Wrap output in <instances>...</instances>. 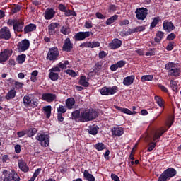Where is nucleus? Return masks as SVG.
<instances>
[{
	"instance_id": "20e7f679",
	"label": "nucleus",
	"mask_w": 181,
	"mask_h": 181,
	"mask_svg": "<svg viewBox=\"0 0 181 181\" xmlns=\"http://www.w3.org/2000/svg\"><path fill=\"white\" fill-rule=\"evenodd\" d=\"M35 139L40 142V145H41V146H44L45 148H47L50 144L49 140V135L47 134L38 133Z\"/></svg>"
},
{
	"instance_id": "0e129e2a",
	"label": "nucleus",
	"mask_w": 181,
	"mask_h": 181,
	"mask_svg": "<svg viewBox=\"0 0 181 181\" xmlns=\"http://www.w3.org/2000/svg\"><path fill=\"white\" fill-rule=\"evenodd\" d=\"M102 67H103V62H98L95 64L96 70L100 71V70H101Z\"/></svg>"
},
{
	"instance_id": "c756f323",
	"label": "nucleus",
	"mask_w": 181,
	"mask_h": 181,
	"mask_svg": "<svg viewBox=\"0 0 181 181\" xmlns=\"http://www.w3.org/2000/svg\"><path fill=\"white\" fill-rule=\"evenodd\" d=\"M83 177H85L86 180L95 181V177H93V175L92 174H90V173L87 170H84Z\"/></svg>"
},
{
	"instance_id": "ea45409f",
	"label": "nucleus",
	"mask_w": 181,
	"mask_h": 181,
	"mask_svg": "<svg viewBox=\"0 0 181 181\" xmlns=\"http://www.w3.org/2000/svg\"><path fill=\"white\" fill-rule=\"evenodd\" d=\"M117 20H118V15H114L106 21V25H111Z\"/></svg>"
},
{
	"instance_id": "b1692460",
	"label": "nucleus",
	"mask_w": 181,
	"mask_h": 181,
	"mask_svg": "<svg viewBox=\"0 0 181 181\" xmlns=\"http://www.w3.org/2000/svg\"><path fill=\"white\" fill-rule=\"evenodd\" d=\"M165 132H166V129L164 128H161L160 129L156 131L153 136V141H156V139H159V138L161 137L162 135L165 134Z\"/></svg>"
},
{
	"instance_id": "e2e57ef3",
	"label": "nucleus",
	"mask_w": 181,
	"mask_h": 181,
	"mask_svg": "<svg viewBox=\"0 0 181 181\" xmlns=\"http://www.w3.org/2000/svg\"><path fill=\"white\" fill-rule=\"evenodd\" d=\"M174 39H176L175 33H170L167 36V40H173Z\"/></svg>"
},
{
	"instance_id": "cd10ccee",
	"label": "nucleus",
	"mask_w": 181,
	"mask_h": 181,
	"mask_svg": "<svg viewBox=\"0 0 181 181\" xmlns=\"http://www.w3.org/2000/svg\"><path fill=\"white\" fill-rule=\"evenodd\" d=\"M15 97H16V90L15 88H13L7 93L5 98L6 100H12L13 98H15Z\"/></svg>"
},
{
	"instance_id": "774afa93",
	"label": "nucleus",
	"mask_w": 181,
	"mask_h": 181,
	"mask_svg": "<svg viewBox=\"0 0 181 181\" xmlns=\"http://www.w3.org/2000/svg\"><path fill=\"white\" fill-rule=\"evenodd\" d=\"M111 177H112V180L114 181H120L118 175L115 174H111Z\"/></svg>"
},
{
	"instance_id": "a878e982",
	"label": "nucleus",
	"mask_w": 181,
	"mask_h": 181,
	"mask_svg": "<svg viewBox=\"0 0 181 181\" xmlns=\"http://www.w3.org/2000/svg\"><path fill=\"white\" fill-rule=\"evenodd\" d=\"M116 110H118V111H120V112H123L124 114H127V115H132V114H136L135 111L132 112L128 108L121 107L119 106H116Z\"/></svg>"
},
{
	"instance_id": "5701e85b",
	"label": "nucleus",
	"mask_w": 181,
	"mask_h": 181,
	"mask_svg": "<svg viewBox=\"0 0 181 181\" xmlns=\"http://www.w3.org/2000/svg\"><path fill=\"white\" fill-rule=\"evenodd\" d=\"M59 24L57 23H52L49 26H48V33L49 35H54L56 33V28H59Z\"/></svg>"
},
{
	"instance_id": "a211bd4d",
	"label": "nucleus",
	"mask_w": 181,
	"mask_h": 181,
	"mask_svg": "<svg viewBox=\"0 0 181 181\" xmlns=\"http://www.w3.org/2000/svg\"><path fill=\"white\" fill-rule=\"evenodd\" d=\"M163 29L165 32H172V30H175V25L170 21H165L163 22Z\"/></svg>"
},
{
	"instance_id": "a18cd8bd",
	"label": "nucleus",
	"mask_w": 181,
	"mask_h": 181,
	"mask_svg": "<svg viewBox=\"0 0 181 181\" xmlns=\"http://www.w3.org/2000/svg\"><path fill=\"white\" fill-rule=\"evenodd\" d=\"M66 112H67V107H66V106H63L62 105H60L57 108L58 114H64Z\"/></svg>"
},
{
	"instance_id": "7ed1b4c3",
	"label": "nucleus",
	"mask_w": 181,
	"mask_h": 181,
	"mask_svg": "<svg viewBox=\"0 0 181 181\" xmlns=\"http://www.w3.org/2000/svg\"><path fill=\"white\" fill-rule=\"evenodd\" d=\"M59 48L53 47L49 49L46 59L49 62H56V60H59Z\"/></svg>"
},
{
	"instance_id": "f3484780",
	"label": "nucleus",
	"mask_w": 181,
	"mask_h": 181,
	"mask_svg": "<svg viewBox=\"0 0 181 181\" xmlns=\"http://www.w3.org/2000/svg\"><path fill=\"white\" fill-rule=\"evenodd\" d=\"M23 25H25V23L23 22V19H17L13 28L14 32H22L23 29Z\"/></svg>"
},
{
	"instance_id": "c9c22d12",
	"label": "nucleus",
	"mask_w": 181,
	"mask_h": 181,
	"mask_svg": "<svg viewBox=\"0 0 181 181\" xmlns=\"http://www.w3.org/2000/svg\"><path fill=\"white\" fill-rule=\"evenodd\" d=\"M25 60H26V54H25L18 55L16 58V62L17 63H18V64H23Z\"/></svg>"
},
{
	"instance_id": "6e6552de",
	"label": "nucleus",
	"mask_w": 181,
	"mask_h": 181,
	"mask_svg": "<svg viewBox=\"0 0 181 181\" xmlns=\"http://www.w3.org/2000/svg\"><path fill=\"white\" fill-rule=\"evenodd\" d=\"M30 47V42L29 40H23L21 42H19L17 45V49L18 52H26L28 49Z\"/></svg>"
},
{
	"instance_id": "72a5a7b5",
	"label": "nucleus",
	"mask_w": 181,
	"mask_h": 181,
	"mask_svg": "<svg viewBox=\"0 0 181 181\" xmlns=\"http://www.w3.org/2000/svg\"><path fill=\"white\" fill-rule=\"evenodd\" d=\"M165 33L162 31H158L156 35V37L154 38V40L156 43H159L162 39H163Z\"/></svg>"
},
{
	"instance_id": "c85d7f7f",
	"label": "nucleus",
	"mask_w": 181,
	"mask_h": 181,
	"mask_svg": "<svg viewBox=\"0 0 181 181\" xmlns=\"http://www.w3.org/2000/svg\"><path fill=\"white\" fill-rule=\"evenodd\" d=\"M98 129H100V128H98V126H90L88 129V132L90 135H97V134H98Z\"/></svg>"
},
{
	"instance_id": "9b49d317",
	"label": "nucleus",
	"mask_w": 181,
	"mask_h": 181,
	"mask_svg": "<svg viewBox=\"0 0 181 181\" xmlns=\"http://www.w3.org/2000/svg\"><path fill=\"white\" fill-rule=\"evenodd\" d=\"M11 37V30H9L8 27H3L0 30V39H4V40H9Z\"/></svg>"
},
{
	"instance_id": "473e14b6",
	"label": "nucleus",
	"mask_w": 181,
	"mask_h": 181,
	"mask_svg": "<svg viewBox=\"0 0 181 181\" xmlns=\"http://www.w3.org/2000/svg\"><path fill=\"white\" fill-rule=\"evenodd\" d=\"M67 66H69V61L65 60L64 62H59L57 66H54V67H58L59 69H62V70H66Z\"/></svg>"
},
{
	"instance_id": "37998d69",
	"label": "nucleus",
	"mask_w": 181,
	"mask_h": 181,
	"mask_svg": "<svg viewBox=\"0 0 181 181\" xmlns=\"http://www.w3.org/2000/svg\"><path fill=\"white\" fill-rule=\"evenodd\" d=\"M154 98L156 100V104H158V105H159L160 107V108H163L164 107L163 100L162 99V98H160L159 96H155Z\"/></svg>"
},
{
	"instance_id": "052dcab7",
	"label": "nucleus",
	"mask_w": 181,
	"mask_h": 181,
	"mask_svg": "<svg viewBox=\"0 0 181 181\" xmlns=\"http://www.w3.org/2000/svg\"><path fill=\"white\" fill-rule=\"evenodd\" d=\"M135 28H136V33L138 32H144V30H145V26H144V25L137 26Z\"/></svg>"
},
{
	"instance_id": "c03bdc74",
	"label": "nucleus",
	"mask_w": 181,
	"mask_h": 181,
	"mask_svg": "<svg viewBox=\"0 0 181 181\" xmlns=\"http://www.w3.org/2000/svg\"><path fill=\"white\" fill-rule=\"evenodd\" d=\"M176 68V64L175 62H169L165 64V69L166 70H168V71H170V70H173V69Z\"/></svg>"
},
{
	"instance_id": "39448f33",
	"label": "nucleus",
	"mask_w": 181,
	"mask_h": 181,
	"mask_svg": "<svg viewBox=\"0 0 181 181\" xmlns=\"http://www.w3.org/2000/svg\"><path fill=\"white\" fill-rule=\"evenodd\" d=\"M118 91V87L117 86H110L107 87L105 86L100 89H99V92L100 93L101 95H114L115 93Z\"/></svg>"
},
{
	"instance_id": "f03ea898",
	"label": "nucleus",
	"mask_w": 181,
	"mask_h": 181,
	"mask_svg": "<svg viewBox=\"0 0 181 181\" xmlns=\"http://www.w3.org/2000/svg\"><path fill=\"white\" fill-rule=\"evenodd\" d=\"M176 170L173 168H170L164 170V172L160 175L158 181H168L171 177L176 176Z\"/></svg>"
},
{
	"instance_id": "412c9836",
	"label": "nucleus",
	"mask_w": 181,
	"mask_h": 181,
	"mask_svg": "<svg viewBox=\"0 0 181 181\" xmlns=\"http://www.w3.org/2000/svg\"><path fill=\"white\" fill-rule=\"evenodd\" d=\"M124 134V129L120 127H115L112 129V135L115 136H121Z\"/></svg>"
},
{
	"instance_id": "f704fd0d",
	"label": "nucleus",
	"mask_w": 181,
	"mask_h": 181,
	"mask_svg": "<svg viewBox=\"0 0 181 181\" xmlns=\"http://www.w3.org/2000/svg\"><path fill=\"white\" fill-rule=\"evenodd\" d=\"M60 32L62 35H70V27L69 25H63L60 29Z\"/></svg>"
},
{
	"instance_id": "aec40b11",
	"label": "nucleus",
	"mask_w": 181,
	"mask_h": 181,
	"mask_svg": "<svg viewBox=\"0 0 181 181\" xmlns=\"http://www.w3.org/2000/svg\"><path fill=\"white\" fill-rule=\"evenodd\" d=\"M134 81H135V76L134 75L128 76L127 77H125L123 79V85L127 86H132V84H134Z\"/></svg>"
},
{
	"instance_id": "5fc2aeb1",
	"label": "nucleus",
	"mask_w": 181,
	"mask_h": 181,
	"mask_svg": "<svg viewBox=\"0 0 181 181\" xmlns=\"http://www.w3.org/2000/svg\"><path fill=\"white\" fill-rule=\"evenodd\" d=\"M18 19H9L7 22L8 25L10 26H13L15 28V25L17 22Z\"/></svg>"
},
{
	"instance_id": "69168bd1",
	"label": "nucleus",
	"mask_w": 181,
	"mask_h": 181,
	"mask_svg": "<svg viewBox=\"0 0 181 181\" xmlns=\"http://www.w3.org/2000/svg\"><path fill=\"white\" fill-rule=\"evenodd\" d=\"M80 47L84 49V47H89L90 48V42H83L81 44Z\"/></svg>"
},
{
	"instance_id": "680f3d73",
	"label": "nucleus",
	"mask_w": 181,
	"mask_h": 181,
	"mask_svg": "<svg viewBox=\"0 0 181 181\" xmlns=\"http://www.w3.org/2000/svg\"><path fill=\"white\" fill-rule=\"evenodd\" d=\"M84 27L86 29H91V28H93V23L90 21H86L84 24Z\"/></svg>"
},
{
	"instance_id": "864d4df0",
	"label": "nucleus",
	"mask_w": 181,
	"mask_h": 181,
	"mask_svg": "<svg viewBox=\"0 0 181 181\" xmlns=\"http://www.w3.org/2000/svg\"><path fill=\"white\" fill-rule=\"evenodd\" d=\"M66 74H69V76H71V77H76L77 76V74L76 71L71 69H68L66 71Z\"/></svg>"
},
{
	"instance_id": "49530a36",
	"label": "nucleus",
	"mask_w": 181,
	"mask_h": 181,
	"mask_svg": "<svg viewBox=\"0 0 181 181\" xmlns=\"http://www.w3.org/2000/svg\"><path fill=\"white\" fill-rule=\"evenodd\" d=\"M89 45L90 49H94V47H100L101 44L98 41L89 42Z\"/></svg>"
},
{
	"instance_id": "2f4dec72",
	"label": "nucleus",
	"mask_w": 181,
	"mask_h": 181,
	"mask_svg": "<svg viewBox=\"0 0 181 181\" xmlns=\"http://www.w3.org/2000/svg\"><path fill=\"white\" fill-rule=\"evenodd\" d=\"M179 74H180V69L177 68H174L168 71V76H173V77H179Z\"/></svg>"
},
{
	"instance_id": "7c9ffc66",
	"label": "nucleus",
	"mask_w": 181,
	"mask_h": 181,
	"mask_svg": "<svg viewBox=\"0 0 181 181\" xmlns=\"http://www.w3.org/2000/svg\"><path fill=\"white\" fill-rule=\"evenodd\" d=\"M25 132H26V135H28V136L29 138H32V136H35V135H36V134L37 132V129L30 128V129L25 130Z\"/></svg>"
},
{
	"instance_id": "6e6d98bb",
	"label": "nucleus",
	"mask_w": 181,
	"mask_h": 181,
	"mask_svg": "<svg viewBox=\"0 0 181 181\" xmlns=\"http://www.w3.org/2000/svg\"><path fill=\"white\" fill-rule=\"evenodd\" d=\"M14 86L16 88H17L18 90H20L23 87V83L22 82L15 81Z\"/></svg>"
},
{
	"instance_id": "f8f14e48",
	"label": "nucleus",
	"mask_w": 181,
	"mask_h": 181,
	"mask_svg": "<svg viewBox=\"0 0 181 181\" xmlns=\"http://www.w3.org/2000/svg\"><path fill=\"white\" fill-rule=\"evenodd\" d=\"M56 98L57 96L54 93H45L42 95V100L47 103H53Z\"/></svg>"
},
{
	"instance_id": "4c0bfd02",
	"label": "nucleus",
	"mask_w": 181,
	"mask_h": 181,
	"mask_svg": "<svg viewBox=\"0 0 181 181\" xmlns=\"http://www.w3.org/2000/svg\"><path fill=\"white\" fill-rule=\"evenodd\" d=\"M170 86L175 93H177V91H179V88H177V81H170Z\"/></svg>"
},
{
	"instance_id": "1a4fd4ad",
	"label": "nucleus",
	"mask_w": 181,
	"mask_h": 181,
	"mask_svg": "<svg viewBox=\"0 0 181 181\" xmlns=\"http://www.w3.org/2000/svg\"><path fill=\"white\" fill-rule=\"evenodd\" d=\"M12 49H6L0 53V63H5L12 56Z\"/></svg>"
},
{
	"instance_id": "bb28decb",
	"label": "nucleus",
	"mask_w": 181,
	"mask_h": 181,
	"mask_svg": "<svg viewBox=\"0 0 181 181\" xmlns=\"http://www.w3.org/2000/svg\"><path fill=\"white\" fill-rule=\"evenodd\" d=\"M36 30V25L35 24H28L24 28V33H29L30 32H33Z\"/></svg>"
},
{
	"instance_id": "2eb2a0df",
	"label": "nucleus",
	"mask_w": 181,
	"mask_h": 181,
	"mask_svg": "<svg viewBox=\"0 0 181 181\" xmlns=\"http://www.w3.org/2000/svg\"><path fill=\"white\" fill-rule=\"evenodd\" d=\"M125 64H127V62L124 60L118 61L116 64L111 65L110 70L112 71H117L118 69H122Z\"/></svg>"
},
{
	"instance_id": "4be33fe9",
	"label": "nucleus",
	"mask_w": 181,
	"mask_h": 181,
	"mask_svg": "<svg viewBox=\"0 0 181 181\" xmlns=\"http://www.w3.org/2000/svg\"><path fill=\"white\" fill-rule=\"evenodd\" d=\"M54 15H56V11L52 8H48L45 11V18L47 21H50V19H53V18H54Z\"/></svg>"
},
{
	"instance_id": "393cba45",
	"label": "nucleus",
	"mask_w": 181,
	"mask_h": 181,
	"mask_svg": "<svg viewBox=\"0 0 181 181\" xmlns=\"http://www.w3.org/2000/svg\"><path fill=\"white\" fill-rule=\"evenodd\" d=\"M76 100L73 98H69L66 100V105L68 110H72V108H74Z\"/></svg>"
},
{
	"instance_id": "f257e3e1",
	"label": "nucleus",
	"mask_w": 181,
	"mask_h": 181,
	"mask_svg": "<svg viewBox=\"0 0 181 181\" xmlns=\"http://www.w3.org/2000/svg\"><path fill=\"white\" fill-rule=\"evenodd\" d=\"M97 118V112L94 109H87L81 112L78 117V121L81 122H88Z\"/></svg>"
},
{
	"instance_id": "de8ad7c7",
	"label": "nucleus",
	"mask_w": 181,
	"mask_h": 181,
	"mask_svg": "<svg viewBox=\"0 0 181 181\" xmlns=\"http://www.w3.org/2000/svg\"><path fill=\"white\" fill-rule=\"evenodd\" d=\"M39 105V100L37 99H31V102L28 107H32V108H36Z\"/></svg>"
},
{
	"instance_id": "bf43d9fd",
	"label": "nucleus",
	"mask_w": 181,
	"mask_h": 181,
	"mask_svg": "<svg viewBox=\"0 0 181 181\" xmlns=\"http://www.w3.org/2000/svg\"><path fill=\"white\" fill-rule=\"evenodd\" d=\"M107 54L108 53L105 52V51H100L98 54L99 59H104V57H106Z\"/></svg>"
},
{
	"instance_id": "338daca9",
	"label": "nucleus",
	"mask_w": 181,
	"mask_h": 181,
	"mask_svg": "<svg viewBox=\"0 0 181 181\" xmlns=\"http://www.w3.org/2000/svg\"><path fill=\"white\" fill-rule=\"evenodd\" d=\"M173 45H174L173 42H169V44L167 45V47H166L167 50H169V51L173 50Z\"/></svg>"
},
{
	"instance_id": "603ef678",
	"label": "nucleus",
	"mask_w": 181,
	"mask_h": 181,
	"mask_svg": "<svg viewBox=\"0 0 181 181\" xmlns=\"http://www.w3.org/2000/svg\"><path fill=\"white\" fill-rule=\"evenodd\" d=\"M80 115H81V113H80V111H78V110H76V111L73 112H72L73 119H77V118L78 119V117H80Z\"/></svg>"
},
{
	"instance_id": "13d9d810",
	"label": "nucleus",
	"mask_w": 181,
	"mask_h": 181,
	"mask_svg": "<svg viewBox=\"0 0 181 181\" xmlns=\"http://www.w3.org/2000/svg\"><path fill=\"white\" fill-rule=\"evenodd\" d=\"M155 146H156V143H151L148 146V151L152 152V151H153V149H155Z\"/></svg>"
},
{
	"instance_id": "6ab92c4d",
	"label": "nucleus",
	"mask_w": 181,
	"mask_h": 181,
	"mask_svg": "<svg viewBox=\"0 0 181 181\" xmlns=\"http://www.w3.org/2000/svg\"><path fill=\"white\" fill-rule=\"evenodd\" d=\"M18 168L24 173L29 172V166H28V164L23 160H18Z\"/></svg>"
},
{
	"instance_id": "09e8293b",
	"label": "nucleus",
	"mask_w": 181,
	"mask_h": 181,
	"mask_svg": "<svg viewBox=\"0 0 181 181\" xmlns=\"http://www.w3.org/2000/svg\"><path fill=\"white\" fill-rule=\"evenodd\" d=\"M95 148L97 151H104L105 149V145L103 143H98L95 144Z\"/></svg>"
},
{
	"instance_id": "e433bc0d",
	"label": "nucleus",
	"mask_w": 181,
	"mask_h": 181,
	"mask_svg": "<svg viewBox=\"0 0 181 181\" xmlns=\"http://www.w3.org/2000/svg\"><path fill=\"white\" fill-rule=\"evenodd\" d=\"M142 83H145V81H152L153 80V75H144L141 78Z\"/></svg>"
},
{
	"instance_id": "ddd939ff",
	"label": "nucleus",
	"mask_w": 181,
	"mask_h": 181,
	"mask_svg": "<svg viewBox=\"0 0 181 181\" xmlns=\"http://www.w3.org/2000/svg\"><path fill=\"white\" fill-rule=\"evenodd\" d=\"M92 34L90 31L79 32L75 35V40L81 41L84 40L86 37H90V35Z\"/></svg>"
},
{
	"instance_id": "423d86ee",
	"label": "nucleus",
	"mask_w": 181,
	"mask_h": 181,
	"mask_svg": "<svg viewBox=\"0 0 181 181\" xmlns=\"http://www.w3.org/2000/svg\"><path fill=\"white\" fill-rule=\"evenodd\" d=\"M3 180L4 181H19L21 178L19 175L16 173H9L8 175V170H3Z\"/></svg>"
},
{
	"instance_id": "dca6fc26",
	"label": "nucleus",
	"mask_w": 181,
	"mask_h": 181,
	"mask_svg": "<svg viewBox=\"0 0 181 181\" xmlns=\"http://www.w3.org/2000/svg\"><path fill=\"white\" fill-rule=\"evenodd\" d=\"M122 45V41L117 38L114 39L112 42L109 44V47L112 50H115V49H119Z\"/></svg>"
},
{
	"instance_id": "0eeeda50",
	"label": "nucleus",
	"mask_w": 181,
	"mask_h": 181,
	"mask_svg": "<svg viewBox=\"0 0 181 181\" xmlns=\"http://www.w3.org/2000/svg\"><path fill=\"white\" fill-rule=\"evenodd\" d=\"M62 71L59 67L53 66L49 70L48 77L52 81H57L59 80V74Z\"/></svg>"
},
{
	"instance_id": "79ce46f5",
	"label": "nucleus",
	"mask_w": 181,
	"mask_h": 181,
	"mask_svg": "<svg viewBox=\"0 0 181 181\" xmlns=\"http://www.w3.org/2000/svg\"><path fill=\"white\" fill-rule=\"evenodd\" d=\"M79 84L83 87H88L89 83L86 81V76H81L79 80Z\"/></svg>"
},
{
	"instance_id": "4d7b16f0",
	"label": "nucleus",
	"mask_w": 181,
	"mask_h": 181,
	"mask_svg": "<svg viewBox=\"0 0 181 181\" xmlns=\"http://www.w3.org/2000/svg\"><path fill=\"white\" fill-rule=\"evenodd\" d=\"M146 56L149 57V56H155V49H151L148 50L146 52Z\"/></svg>"
},
{
	"instance_id": "58836bf2",
	"label": "nucleus",
	"mask_w": 181,
	"mask_h": 181,
	"mask_svg": "<svg viewBox=\"0 0 181 181\" xmlns=\"http://www.w3.org/2000/svg\"><path fill=\"white\" fill-rule=\"evenodd\" d=\"M43 110L46 114L47 118H50V114H52V106H45L43 107Z\"/></svg>"
},
{
	"instance_id": "4468645a",
	"label": "nucleus",
	"mask_w": 181,
	"mask_h": 181,
	"mask_svg": "<svg viewBox=\"0 0 181 181\" xmlns=\"http://www.w3.org/2000/svg\"><path fill=\"white\" fill-rule=\"evenodd\" d=\"M72 49H73V43H71L70 38L65 39L64 45L62 47V50L64 52H71Z\"/></svg>"
},
{
	"instance_id": "9d476101",
	"label": "nucleus",
	"mask_w": 181,
	"mask_h": 181,
	"mask_svg": "<svg viewBox=\"0 0 181 181\" xmlns=\"http://www.w3.org/2000/svg\"><path fill=\"white\" fill-rule=\"evenodd\" d=\"M135 13L136 18H137L139 21H144L146 19V16H148V9L146 8H137Z\"/></svg>"
},
{
	"instance_id": "8fccbe9b",
	"label": "nucleus",
	"mask_w": 181,
	"mask_h": 181,
	"mask_svg": "<svg viewBox=\"0 0 181 181\" xmlns=\"http://www.w3.org/2000/svg\"><path fill=\"white\" fill-rule=\"evenodd\" d=\"M158 23H159V17H156L153 18V21L151 23V29H153V28H155Z\"/></svg>"
},
{
	"instance_id": "3c124183",
	"label": "nucleus",
	"mask_w": 181,
	"mask_h": 181,
	"mask_svg": "<svg viewBox=\"0 0 181 181\" xmlns=\"http://www.w3.org/2000/svg\"><path fill=\"white\" fill-rule=\"evenodd\" d=\"M65 16H76L77 14L76 12L71 11V10H66L64 12Z\"/></svg>"
},
{
	"instance_id": "a19ab883",
	"label": "nucleus",
	"mask_w": 181,
	"mask_h": 181,
	"mask_svg": "<svg viewBox=\"0 0 181 181\" xmlns=\"http://www.w3.org/2000/svg\"><path fill=\"white\" fill-rule=\"evenodd\" d=\"M31 101H32V98H30L29 95L24 96L23 103L25 107H29V105H30Z\"/></svg>"
}]
</instances>
